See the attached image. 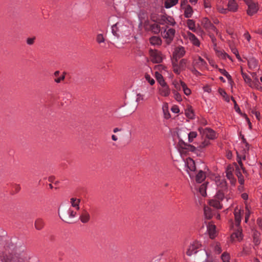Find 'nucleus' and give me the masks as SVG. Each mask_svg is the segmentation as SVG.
Returning a JSON list of instances; mask_svg holds the SVG:
<instances>
[{"instance_id":"53","label":"nucleus","mask_w":262,"mask_h":262,"mask_svg":"<svg viewBox=\"0 0 262 262\" xmlns=\"http://www.w3.org/2000/svg\"><path fill=\"white\" fill-rule=\"evenodd\" d=\"M173 93L174 94V97L177 101L181 102L182 100V96L177 91L173 90Z\"/></svg>"},{"instance_id":"45","label":"nucleus","mask_w":262,"mask_h":262,"mask_svg":"<svg viewBox=\"0 0 262 262\" xmlns=\"http://www.w3.org/2000/svg\"><path fill=\"white\" fill-rule=\"evenodd\" d=\"M164 117L166 119H169L170 117V115L168 111V107L167 103H165L162 107Z\"/></svg>"},{"instance_id":"36","label":"nucleus","mask_w":262,"mask_h":262,"mask_svg":"<svg viewBox=\"0 0 262 262\" xmlns=\"http://www.w3.org/2000/svg\"><path fill=\"white\" fill-rule=\"evenodd\" d=\"M185 115L188 118L190 119H192L194 118V112L191 106H188L187 108L185 110Z\"/></svg>"},{"instance_id":"10","label":"nucleus","mask_w":262,"mask_h":262,"mask_svg":"<svg viewBox=\"0 0 262 262\" xmlns=\"http://www.w3.org/2000/svg\"><path fill=\"white\" fill-rule=\"evenodd\" d=\"M193 67L199 69L201 71L208 69L207 62L200 56L195 57L193 60Z\"/></svg>"},{"instance_id":"48","label":"nucleus","mask_w":262,"mask_h":262,"mask_svg":"<svg viewBox=\"0 0 262 262\" xmlns=\"http://www.w3.org/2000/svg\"><path fill=\"white\" fill-rule=\"evenodd\" d=\"M206 189L207 185L205 184H202L199 188L200 193L203 196H205L207 194Z\"/></svg>"},{"instance_id":"37","label":"nucleus","mask_w":262,"mask_h":262,"mask_svg":"<svg viewBox=\"0 0 262 262\" xmlns=\"http://www.w3.org/2000/svg\"><path fill=\"white\" fill-rule=\"evenodd\" d=\"M198 136V133L195 131H188V141L189 143H192L194 139Z\"/></svg>"},{"instance_id":"16","label":"nucleus","mask_w":262,"mask_h":262,"mask_svg":"<svg viewBox=\"0 0 262 262\" xmlns=\"http://www.w3.org/2000/svg\"><path fill=\"white\" fill-rule=\"evenodd\" d=\"M159 94L163 97H168L170 94V90L166 83L161 84L158 89Z\"/></svg>"},{"instance_id":"63","label":"nucleus","mask_w":262,"mask_h":262,"mask_svg":"<svg viewBox=\"0 0 262 262\" xmlns=\"http://www.w3.org/2000/svg\"><path fill=\"white\" fill-rule=\"evenodd\" d=\"M244 37L245 39H246L248 42L250 41L251 39V36L248 32L245 33L244 34Z\"/></svg>"},{"instance_id":"11","label":"nucleus","mask_w":262,"mask_h":262,"mask_svg":"<svg viewBox=\"0 0 262 262\" xmlns=\"http://www.w3.org/2000/svg\"><path fill=\"white\" fill-rule=\"evenodd\" d=\"M184 38L189 41L191 44L196 47L200 46V41L195 35L189 31H187L183 34Z\"/></svg>"},{"instance_id":"7","label":"nucleus","mask_w":262,"mask_h":262,"mask_svg":"<svg viewBox=\"0 0 262 262\" xmlns=\"http://www.w3.org/2000/svg\"><path fill=\"white\" fill-rule=\"evenodd\" d=\"M26 258V253L24 252H21L18 249L15 250L14 253L11 254L8 260L9 262H24Z\"/></svg>"},{"instance_id":"20","label":"nucleus","mask_w":262,"mask_h":262,"mask_svg":"<svg viewBox=\"0 0 262 262\" xmlns=\"http://www.w3.org/2000/svg\"><path fill=\"white\" fill-rule=\"evenodd\" d=\"M66 77L64 72L61 73L59 71H56L53 74V78L55 82L59 83L63 81Z\"/></svg>"},{"instance_id":"59","label":"nucleus","mask_w":262,"mask_h":262,"mask_svg":"<svg viewBox=\"0 0 262 262\" xmlns=\"http://www.w3.org/2000/svg\"><path fill=\"white\" fill-rule=\"evenodd\" d=\"M250 214V209L248 206L246 207V213H245V222H247Z\"/></svg>"},{"instance_id":"31","label":"nucleus","mask_w":262,"mask_h":262,"mask_svg":"<svg viewBox=\"0 0 262 262\" xmlns=\"http://www.w3.org/2000/svg\"><path fill=\"white\" fill-rule=\"evenodd\" d=\"M155 70H156L155 72H158L159 73H161L165 75L167 73V67L162 65V64H158L155 67Z\"/></svg>"},{"instance_id":"13","label":"nucleus","mask_w":262,"mask_h":262,"mask_svg":"<svg viewBox=\"0 0 262 262\" xmlns=\"http://www.w3.org/2000/svg\"><path fill=\"white\" fill-rule=\"evenodd\" d=\"M198 130L208 140H214L217 138L216 133L210 128L203 129L202 127H199Z\"/></svg>"},{"instance_id":"19","label":"nucleus","mask_w":262,"mask_h":262,"mask_svg":"<svg viewBox=\"0 0 262 262\" xmlns=\"http://www.w3.org/2000/svg\"><path fill=\"white\" fill-rule=\"evenodd\" d=\"M175 30L172 28L165 30L162 33V36L167 39V42H170L173 38Z\"/></svg>"},{"instance_id":"62","label":"nucleus","mask_w":262,"mask_h":262,"mask_svg":"<svg viewBox=\"0 0 262 262\" xmlns=\"http://www.w3.org/2000/svg\"><path fill=\"white\" fill-rule=\"evenodd\" d=\"M252 113L255 115V117L258 120H260V114L259 112L256 111H252Z\"/></svg>"},{"instance_id":"35","label":"nucleus","mask_w":262,"mask_h":262,"mask_svg":"<svg viewBox=\"0 0 262 262\" xmlns=\"http://www.w3.org/2000/svg\"><path fill=\"white\" fill-rule=\"evenodd\" d=\"M186 24L189 30L193 32H196L195 23L193 19H188L187 20Z\"/></svg>"},{"instance_id":"60","label":"nucleus","mask_w":262,"mask_h":262,"mask_svg":"<svg viewBox=\"0 0 262 262\" xmlns=\"http://www.w3.org/2000/svg\"><path fill=\"white\" fill-rule=\"evenodd\" d=\"M172 112L175 114H178L180 112V109L178 105H174L171 108Z\"/></svg>"},{"instance_id":"5","label":"nucleus","mask_w":262,"mask_h":262,"mask_svg":"<svg viewBox=\"0 0 262 262\" xmlns=\"http://www.w3.org/2000/svg\"><path fill=\"white\" fill-rule=\"evenodd\" d=\"M201 24L209 32L212 41L214 42L215 38L213 36V34L214 33H217L216 28L211 23L210 21L206 17L202 19Z\"/></svg>"},{"instance_id":"25","label":"nucleus","mask_w":262,"mask_h":262,"mask_svg":"<svg viewBox=\"0 0 262 262\" xmlns=\"http://www.w3.org/2000/svg\"><path fill=\"white\" fill-rule=\"evenodd\" d=\"M80 221L83 223H88L90 220V215L86 210H83L80 215Z\"/></svg>"},{"instance_id":"42","label":"nucleus","mask_w":262,"mask_h":262,"mask_svg":"<svg viewBox=\"0 0 262 262\" xmlns=\"http://www.w3.org/2000/svg\"><path fill=\"white\" fill-rule=\"evenodd\" d=\"M44 222L42 219H38L35 221V227L37 230H41L44 226Z\"/></svg>"},{"instance_id":"44","label":"nucleus","mask_w":262,"mask_h":262,"mask_svg":"<svg viewBox=\"0 0 262 262\" xmlns=\"http://www.w3.org/2000/svg\"><path fill=\"white\" fill-rule=\"evenodd\" d=\"M219 94L223 97V99L227 102L230 101V97L227 94L226 92L222 88H219L218 90Z\"/></svg>"},{"instance_id":"38","label":"nucleus","mask_w":262,"mask_h":262,"mask_svg":"<svg viewBox=\"0 0 262 262\" xmlns=\"http://www.w3.org/2000/svg\"><path fill=\"white\" fill-rule=\"evenodd\" d=\"M164 74L155 72V76L160 85L166 83L163 78Z\"/></svg>"},{"instance_id":"9","label":"nucleus","mask_w":262,"mask_h":262,"mask_svg":"<svg viewBox=\"0 0 262 262\" xmlns=\"http://www.w3.org/2000/svg\"><path fill=\"white\" fill-rule=\"evenodd\" d=\"M241 73L245 82L251 88H258L259 80L257 78H255L252 80L250 76L247 74L243 72L242 68L241 67Z\"/></svg>"},{"instance_id":"54","label":"nucleus","mask_w":262,"mask_h":262,"mask_svg":"<svg viewBox=\"0 0 262 262\" xmlns=\"http://www.w3.org/2000/svg\"><path fill=\"white\" fill-rule=\"evenodd\" d=\"M151 30L155 33H158L160 31V27L158 24H155L152 25Z\"/></svg>"},{"instance_id":"50","label":"nucleus","mask_w":262,"mask_h":262,"mask_svg":"<svg viewBox=\"0 0 262 262\" xmlns=\"http://www.w3.org/2000/svg\"><path fill=\"white\" fill-rule=\"evenodd\" d=\"M219 71L222 75L226 77L228 80H231V76L225 69H219Z\"/></svg>"},{"instance_id":"4","label":"nucleus","mask_w":262,"mask_h":262,"mask_svg":"<svg viewBox=\"0 0 262 262\" xmlns=\"http://www.w3.org/2000/svg\"><path fill=\"white\" fill-rule=\"evenodd\" d=\"M189 61L185 58L181 59L179 63L178 60L172 59V70L177 74H179L183 71L189 69Z\"/></svg>"},{"instance_id":"40","label":"nucleus","mask_w":262,"mask_h":262,"mask_svg":"<svg viewBox=\"0 0 262 262\" xmlns=\"http://www.w3.org/2000/svg\"><path fill=\"white\" fill-rule=\"evenodd\" d=\"M179 0H165L164 5L166 8H170L175 6L178 3Z\"/></svg>"},{"instance_id":"15","label":"nucleus","mask_w":262,"mask_h":262,"mask_svg":"<svg viewBox=\"0 0 262 262\" xmlns=\"http://www.w3.org/2000/svg\"><path fill=\"white\" fill-rule=\"evenodd\" d=\"M248 6L247 13L249 15H253L257 12L258 9V4L251 0H244Z\"/></svg>"},{"instance_id":"55","label":"nucleus","mask_w":262,"mask_h":262,"mask_svg":"<svg viewBox=\"0 0 262 262\" xmlns=\"http://www.w3.org/2000/svg\"><path fill=\"white\" fill-rule=\"evenodd\" d=\"M145 78L146 80L149 83L150 85H153L155 84V80L150 77V76L148 74H146L145 75Z\"/></svg>"},{"instance_id":"30","label":"nucleus","mask_w":262,"mask_h":262,"mask_svg":"<svg viewBox=\"0 0 262 262\" xmlns=\"http://www.w3.org/2000/svg\"><path fill=\"white\" fill-rule=\"evenodd\" d=\"M80 202V200L79 199L72 198L70 199V203L71 204L72 207H73L72 208L75 209L76 210H79V209Z\"/></svg>"},{"instance_id":"3","label":"nucleus","mask_w":262,"mask_h":262,"mask_svg":"<svg viewBox=\"0 0 262 262\" xmlns=\"http://www.w3.org/2000/svg\"><path fill=\"white\" fill-rule=\"evenodd\" d=\"M244 211L241 207H236L234 210V216L235 221V226L237 229L235 230L231 235V240L232 242H239L243 239V234L242 229L239 227L241 221V216L243 214Z\"/></svg>"},{"instance_id":"47","label":"nucleus","mask_w":262,"mask_h":262,"mask_svg":"<svg viewBox=\"0 0 262 262\" xmlns=\"http://www.w3.org/2000/svg\"><path fill=\"white\" fill-rule=\"evenodd\" d=\"M260 233L254 231L253 232V242L255 243V245H258L260 243L259 241V237H260Z\"/></svg>"},{"instance_id":"1","label":"nucleus","mask_w":262,"mask_h":262,"mask_svg":"<svg viewBox=\"0 0 262 262\" xmlns=\"http://www.w3.org/2000/svg\"><path fill=\"white\" fill-rule=\"evenodd\" d=\"M215 182L217 186V192L214 198L209 201V204L217 209H221L223 207L222 202L226 198L225 196L226 193L227 192V188L226 182L222 179L220 177L217 176L215 178Z\"/></svg>"},{"instance_id":"34","label":"nucleus","mask_w":262,"mask_h":262,"mask_svg":"<svg viewBox=\"0 0 262 262\" xmlns=\"http://www.w3.org/2000/svg\"><path fill=\"white\" fill-rule=\"evenodd\" d=\"M211 250L215 253L219 254L222 251L220 244L217 242L213 243L211 246Z\"/></svg>"},{"instance_id":"2","label":"nucleus","mask_w":262,"mask_h":262,"mask_svg":"<svg viewBox=\"0 0 262 262\" xmlns=\"http://www.w3.org/2000/svg\"><path fill=\"white\" fill-rule=\"evenodd\" d=\"M189 129L186 127H182L178 129L177 134L179 141L178 143V148L182 157H184L189 152L195 151L194 146L185 143L183 139L186 138L188 136Z\"/></svg>"},{"instance_id":"61","label":"nucleus","mask_w":262,"mask_h":262,"mask_svg":"<svg viewBox=\"0 0 262 262\" xmlns=\"http://www.w3.org/2000/svg\"><path fill=\"white\" fill-rule=\"evenodd\" d=\"M203 89L205 92L210 93L211 92V88L208 85H206L203 86Z\"/></svg>"},{"instance_id":"33","label":"nucleus","mask_w":262,"mask_h":262,"mask_svg":"<svg viewBox=\"0 0 262 262\" xmlns=\"http://www.w3.org/2000/svg\"><path fill=\"white\" fill-rule=\"evenodd\" d=\"M206 178V174L202 170H200L195 176V181L198 183L202 182Z\"/></svg>"},{"instance_id":"27","label":"nucleus","mask_w":262,"mask_h":262,"mask_svg":"<svg viewBox=\"0 0 262 262\" xmlns=\"http://www.w3.org/2000/svg\"><path fill=\"white\" fill-rule=\"evenodd\" d=\"M232 100L233 101V102L235 104L234 107H235V110L236 112H237V113L240 114L243 117L245 118V119H246V121L248 122V123L249 125V127L251 128V123L250 122V119L248 117L247 115L245 114H243L241 113V110H240L239 107L237 106L234 99L233 98H232Z\"/></svg>"},{"instance_id":"51","label":"nucleus","mask_w":262,"mask_h":262,"mask_svg":"<svg viewBox=\"0 0 262 262\" xmlns=\"http://www.w3.org/2000/svg\"><path fill=\"white\" fill-rule=\"evenodd\" d=\"M96 41L98 43H101L102 42H104L105 41L104 37L103 36V35L101 33L98 34L96 36Z\"/></svg>"},{"instance_id":"22","label":"nucleus","mask_w":262,"mask_h":262,"mask_svg":"<svg viewBox=\"0 0 262 262\" xmlns=\"http://www.w3.org/2000/svg\"><path fill=\"white\" fill-rule=\"evenodd\" d=\"M234 168L233 166H228L226 169V177L230 181L232 184H234L236 180L233 177V171Z\"/></svg>"},{"instance_id":"43","label":"nucleus","mask_w":262,"mask_h":262,"mask_svg":"<svg viewBox=\"0 0 262 262\" xmlns=\"http://www.w3.org/2000/svg\"><path fill=\"white\" fill-rule=\"evenodd\" d=\"M123 28L127 29V27L122 26L120 23H117L112 27V31L113 33L117 35V33L115 32V30L118 29L119 31H121L123 30Z\"/></svg>"},{"instance_id":"46","label":"nucleus","mask_w":262,"mask_h":262,"mask_svg":"<svg viewBox=\"0 0 262 262\" xmlns=\"http://www.w3.org/2000/svg\"><path fill=\"white\" fill-rule=\"evenodd\" d=\"M202 55L204 56L207 59L211 66L215 68H217V66L215 63L214 61L211 59L210 58H209V57L207 55L206 53H204L203 54H202Z\"/></svg>"},{"instance_id":"26","label":"nucleus","mask_w":262,"mask_h":262,"mask_svg":"<svg viewBox=\"0 0 262 262\" xmlns=\"http://www.w3.org/2000/svg\"><path fill=\"white\" fill-rule=\"evenodd\" d=\"M181 9L184 10V15L185 17L190 18L192 16L193 11L190 5L185 6Z\"/></svg>"},{"instance_id":"21","label":"nucleus","mask_w":262,"mask_h":262,"mask_svg":"<svg viewBox=\"0 0 262 262\" xmlns=\"http://www.w3.org/2000/svg\"><path fill=\"white\" fill-rule=\"evenodd\" d=\"M78 210H76L72 208H70L67 211V215L63 214L62 217L60 216V218L64 221L68 222V218H74L77 215V212Z\"/></svg>"},{"instance_id":"32","label":"nucleus","mask_w":262,"mask_h":262,"mask_svg":"<svg viewBox=\"0 0 262 262\" xmlns=\"http://www.w3.org/2000/svg\"><path fill=\"white\" fill-rule=\"evenodd\" d=\"M228 8L229 11L235 12L237 10L238 6L234 0H231L228 2Z\"/></svg>"},{"instance_id":"64","label":"nucleus","mask_w":262,"mask_h":262,"mask_svg":"<svg viewBox=\"0 0 262 262\" xmlns=\"http://www.w3.org/2000/svg\"><path fill=\"white\" fill-rule=\"evenodd\" d=\"M199 123L202 125H206L207 124V121L206 119L202 118L199 120Z\"/></svg>"},{"instance_id":"14","label":"nucleus","mask_w":262,"mask_h":262,"mask_svg":"<svg viewBox=\"0 0 262 262\" xmlns=\"http://www.w3.org/2000/svg\"><path fill=\"white\" fill-rule=\"evenodd\" d=\"M185 165L186 166V171L190 177H193V172L196 169L194 161L190 158H187L185 161Z\"/></svg>"},{"instance_id":"41","label":"nucleus","mask_w":262,"mask_h":262,"mask_svg":"<svg viewBox=\"0 0 262 262\" xmlns=\"http://www.w3.org/2000/svg\"><path fill=\"white\" fill-rule=\"evenodd\" d=\"M150 42L152 45H160L161 43V39L157 36H152L149 39Z\"/></svg>"},{"instance_id":"29","label":"nucleus","mask_w":262,"mask_h":262,"mask_svg":"<svg viewBox=\"0 0 262 262\" xmlns=\"http://www.w3.org/2000/svg\"><path fill=\"white\" fill-rule=\"evenodd\" d=\"M204 214L206 219H210L213 216V212L210 207L205 206L204 207Z\"/></svg>"},{"instance_id":"24","label":"nucleus","mask_w":262,"mask_h":262,"mask_svg":"<svg viewBox=\"0 0 262 262\" xmlns=\"http://www.w3.org/2000/svg\"><path fill=\"white\" fill-rule=\"evenodd\" d=\"M211 143L209 140L207 139H205L203 141H202L200 143L197 144V146L195 147V150L196 149L199 150H202L203 149L207 147L210 145Z\"/></svg>"},{"instance_id":"57","label":"nucleus","mask_w":262,"mask_h":262,"mask_svg":"<svg viewBox=\"0 0 262 262\" xmlns=\"http://www.w3.org/2000/svg\"><path fill=\"white\" fill-rule=\"evenodd\" d=\"M144 100V96L141 94H138L136 97V101L138 103L143 101Z\"/></svg>"},{"instance_id":"58","label":"nucleus","mask_w":262,"mask_h":262,"mask_svg":"<svg viewBox=\"0 0 262 262\" xmlns=\"http://www.w3.org/2000/svg\"><path fill=\"white\" fill-rule=\"evenodd\" d=\"M195 68L196 67H194L193 68L190 69L192 73L197 77L200 76L201 75V73L200 72H199L197 70H196Z\"/></svg>"},{"instance_id":"52","label":"nucleus","mask_w":262,"mask_h":262,"mask_svg":"<svg viewBox=\"0 0 262 262\" xmlns=\"http://www.w3.org/2000/svg\"><path fill=\"white\" fill-rule=\"evenodd\" d=\"M183 91L184 92V93L187 95V96H189L191 94V91L190 90V89L189 88H188L187 86V85L186 84V83L185 84H183Z\"/></svg>"},{"instance_id":"17","label":"nucleus","mask_w":262,"mask_h":262,"mask_svg":"<svg viewBox=\"0 0 262 262\" xmlns=\"http://www.w3.org/2000/svg\"><path fill=\"white\" fill-rule=\"evenodd\" d=\"M207 228L209 237L212 239L214 238L217 235L215 225L212 222H209L207 226Z\"/></svg>"},{"instance_id":"18","label":"nucleus","mask_w":262,"mask_h":262,"mask_svg":"<svg viewBox=\"0 0 262 262\" xmlns=\"http://www.w3.org/2000/svg\"><path fill=\"white\" fill-rule=\"evenodd\" d=\"M185 54V48L183 47H178L174 49L173 53V59L178 60Z\"/></svg>"},{"instance_id":"28","label":"nucleus","mask_w":262,"mask_h":262,"mask_svg":"<svg viewBox=\"0 0 262 262\" xmlns=\"http://www.w3.org/2000/svg\"><path fill=\"white\" fill-rule=\"evenodd\" d=\"M215 51L216 55L219 58H220L221 59H226L227 58H228L231 61H232L231 57L228 54H227L226 53H225L224 51L218 50L215 49Z\"/></svg>"},{"instance_id":"39","label":"nucleus","mask_w":262,"mask_h":262,"mask_svg":"<svg viewBox=\"0 0 262 262\" xmlns=\"http://www.w3.org/2000/svg\"><path fill=\"white\" fill-rule=\"evenodd\" d=\"M185 83L182 81L174 80L172 82V84L174 85L175 88L174 90L176 91L181 90V89L183 88V84Z\"/></svg>"},{"instance_id":"8","label":"nucleus","mask_w":262,"mask_h":262,"mask_svg":"<svg viewBox=\"0 0 262 262\" xmlns=\"http://www.w3.org/2000/svg\"><path fill=\"white\" fill-rule=\"evenodd\" d=\"M201 247L202 244L200 242L196 240L190 243L186 253L188 256H191L192 255L196 253L198 251V249L201 248Z\"/></svg>"},{"instance_id":"49","label":"nucleus","mask_w":262,"mask_h":262,"mask_svg":"<svg viewBox=\"0 0 262 262\" xmlns=\"http://www.w3.org/2000/svg\"><path fill=\"white\" fill-rule=\"evenodd\" d=\"M223 262H230V256L227 252H224L221 256Z\"/></svg>"},{"instance_id":"6","label":"nucleus","mask_w":262,"mask_h":262,"mask_svg":"<svg viewBox=\"0 0 262 262\" xmlns=\"http://www.w3.org/2000/svg\"><path fill=\"white\" fill-rule=\"evenodd\" d=\"M151 18L154 21L161 25L167 24L173 26L175 24V21L173 18L164 14L160 15L157 18H155L154 16H152Z\"/></svg>"},{"instance_id":"12","label":"nucleus","mask_w":262,"mask_h":262,"mask_svg":"<svg viewBox=\"0 0 262 262\" xmlns=\"http://www.w3.org/2000/svg\"><path fill=\"white\" fill-rule=\"evenodd\" d=\"M150 59L153 63H161L163 59L161 52L150 49L149 50Z\"/></svg>"},{"instance_id":"23","label":"nucleus","mask_w":262,"mask_h":262,"mask_svg":"<svg viewBox=\"0 0 262 262\" xmlns=\"http://www.w3.org/2000/svg\"><path fill=\"white\" fill-rule=\"evenodd\" d=\"M248 67L251 70H256L258 69L259 64L258 61L255 58H250L248 61Z\"/></svg>"},{"instance_id":"56","label":"nucleus","mask_w":262,"mask_h":262,"mask_svg":"<svg viewBox=\"0 0 262 262\" xmlns=\"http://www.w3.org/2000/svg\"><path fill=\"white\" fill-rule=\"evenodd\" d=\"M230 48H231V51L235 55L236 58L239 60H241V58L239 55V53H238V50L237 49L235 48H232L231 47H230Z\"/></svg>"}]
</instances>
